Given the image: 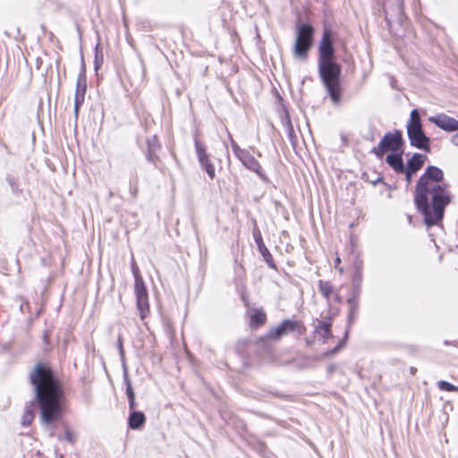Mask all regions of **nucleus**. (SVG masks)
Here are the masks:
<instances>
[{
  "label": "nucleus",
  "mask_w": 458,
  "mask_h": 458,
  "mask_svg": "<svg viewBox=\"0 0 458 458\" xmlns=\"http://www.w3.org/2000/svg\"><path fill=\"white\" fill-rule=\"evenodd\" d=\"M410 371H411V373L412 375H414V374H415V372H416V369H415V368H413V367H411V368H410Z\"/></svg>",
  "instance_id": "nucleus-38"
},
{
  "label": "nucleus",
  "mask_w": 458,
  "mask_h": 458,
  "mask_svg": "<svg viewBox=\"0 0 458 458\" xmlns=\"http://www.w3.org/2000/svg\"><path fill=\"white\" fill-rule=\"evenodd\" d=\"M318 289L321 294L327 299H329L333 293V285L327 281L320 280L318 282Z\"/></svg>",
  "instance_id": "nucleus-20"
},
{
  "label": "nucleus",
  "mask_w": 458,
  "mask_h": 458,
  "mask_svg": "<svg viewBox=\"0 0 458 458\" xmlns=\"http://www.w3.org/2000/svg\"><path fill=\"white\" fill-rule=\"evenodd\" d=\"M36 399L40 406L42 424L50 425L62 412L63 389L50 369L38 364L30 375Z\"/></svg>",
  "instance_id": "nucleus-2"
},
{
  "label": "nucleus",
  "mask_w": 458,
  "mask_h": 458,
  "mask_svg": "<svg viewBox=\"0 0 458 458\" xmlns=\"http://www.w3.org/2000/svg\"><path fill=\"white\" fill-rule=\"evenodd\" d=\"M314 29L310 24L298 23L296 26V39L293 47L295 56L306 57L311 47Z\"/></svg>",
  "instance_id": "nucleus-4"
},
{
  "label": "nucleus",
  "mask_w": 458,
  "mask_h": 458,
  "mask_svg": "<svg viewBox=\"0 0 458 458\" xmlns=\"http://www.w3.org/2000/svg\"><path fill=\"white\" fill-rule=\"evenodd\" d=\"M195 148L199 162L208 159V155L200 141L195 140Z\"/></svg>",
  "instance_id": "nucleus-23"
},
{
  "label": "nucleus",
  "mask_w": 458,
  "mask_h": 458,
  "mask_svg": "<svg viewBox=\"0 0 458 458\" xmlns=\"http://www.w3.org/2000/svg\"><path fill=\"white\" fill-rule=\"evenodd\" d=\"M231 147H232V149L234 153V155L239 157L242 153L243 151L245 150V148H242L238 146V144L231 138Z\"/></svg>",
  "instance_id": "nucleus-30"
},
{
  "label": "nucleus",
  "mask_w": 458,
  "mask_h": 458,
  "mask_svg": "<svg viewBox=\"0 0 458 458\" xmlns=\"http://www.w3.org/2000/svg\"><path fill=\"white\" fill-rule=\"evenodd\" d=\"M123 380H124V384L126 386V395H127L128 403H129V410L133 411L136 409L137 403L135 401V394L132 389V385L129 378L128 372L126 370L123 373Z\"/></svg>",
  "instance_id": "nucleus-16"
},
{
  "label": "nucleus",
  "mask_w": 458,
  "mask_h": 458,
  "mask_svg": "<svg viewBox=\"0 0 458 458\" xmlns=\"http://www.w3.org/2000/svg\"><path fill=\"white\" fill-rule=\"evenodd\" d=\"M331 324L328 322L319 321L317 327L318 334L324 338V341L329 339L332 336L331 334Z\"/></svg>",
  "instance_id": "nucleus-19"
},
{
  "label": "nucleus",
  "mask_w": 458,
  "mask_h": 458,
  "mask_svg": "<svg viewBox=\"0 0 458 458\" xmlns=\"http://www.w3.org/2000/svg\"><path fill=\"white\" fill-rule=\"evenodd\" d=\"M256 242H257V244H258L259 250H260L261 254L263 255L264 259H266L267 262H269L268 259H271V255L268 252L266 246L264 245L260 235L259 237H256Z\"/></svg>",
  "instance_id": "nucleus-26"
},
{
  "label": "nucleus",
  "mask_w": 458,
  "mask_h": 458,
  "mask_svg": "<svg viewBox=\"0 0 458 458\" xmlns=\"http://www.w3.org/2000/svg\"><path fill=\"white\" fill-rule=\"evenodd\" d=\"M403 144L402 132L398 130L394 131L393 132H387L381 139L377 147L372 149V153H374L377 157H383V155L390 151L392 153H397Z\"/></svg>",
  "instance_id": "nucleus-5"
},
{
  "label": "nucleus",
  "mask_w": 458,
  "mask_h": 458,
  "mask_svg": "<svg viewBox=\"0 0 458 458\" xmlns=\"http://www.w3.org/2000/svg\"><path fill=\"white\" fill-rule=\"evenodd\" d=\"M242 164L249 170L256 173L262 180H266L259 162L247 149L238 157Z\"/></svg>",
  "instance_id": "nucleus-10"
},
{
  "label": "nucleus",
  "mask_w": 458,
  "mask_h": 458,
  "mask_svg": "<svg viewBox=\"0 0 458 458\" xmlns=\"http://www.w3.org/2000/svg\"><path fill=\"white\" fill-rule=\"evenodd\" d=\"M428 120L446 131H458V121L453 117H450L445 114H440L436 116H430Z\"/></svg>",
  "instance_id": "nucleus-11"
},
{
  "label": "nucleus",
  "mask_w": 458,
  "mask_h": 458,
  "mask_svg": "<svg viewBox=\"0 0 458 458\" xmlns=\"http://www.w3.org/2000/svg\"><path fill=\"white\" fill-rule=\"evenodd\" d=\"M427 157L425 155L415 153L413 156L408 160L405 170L416 174L424 165Z\"/></svg>",
  "instance_id": "nucleus-13"
},
{
  "label": "nucleus",
  "mask_w": 458,
  "mask_h": 458,
  "mask_svg": "<svg viewBox=\"0 0 458 458\" xmlns=\"http://www.w3.org/2000/svg\"><path fill=\"white\" fill-rule=\"evenodd\" d=\"M7 181H8V183L10 184V186L12 188V191L13 192L19 191V187H18L16 182L14 181V179L13 177H8Z\"/></svg>",
  "instance_id": "nucleus-34"
},
{
  "label": "nucleus",
  "mask_w": 458,
  "mask_h": 458,
  "mask_svg": "<svg viewBox=\"0 0 458 458\" xmlns=\"http://www.w3.org/2000/svg\"><path fill=\"white\" fill-rule=\"evenodd\" d=\"M319 77L334 103L338 106L341 103V66L335 62L318 64Z\"/></svg>",
  "instance_id": "nucleus-3"
},
{
  "label": "nucleus",
  "mask_w": 458,
  "mask_h": 458,
  "mask_svg": "<svg viewBox=\"0 0 458 458\" xmlns=\"http://www.w3.org/2000/svg\"><path fill=\"white\" fill-rule=\"evenodd\" d=\"M340 262H341L340 259H339V258H336V259H335V263H336V264H339Z\"/></svg>",
  "instance_id": "nucleus-39"
},
{
  "label": "nucleus",
  "mask_w": 458,
  "mask_h": 458,
  "mask_svg": "<svg viewBox=\"0 0 458 458\" xmlns=\"http://www.w3.org/2000/svg\"><path fill=\"white\" fill-rule=\"evenodd\" d=\"M199 163H200L202 168L205 169V171L207 172L209 178L211 180H213L216 176V171H215L214 165L209 161V158L206 159L205 161H201Z\"/></svg>",
  "instance_id": "nucleus-24"
},
{
  "label": "nucleus",
  "mask_w": 458,
  "mask_h": 458,
  "mask_svg": "<svg viewBox=\"0 0 458 458\" xmlns=\"http://www.w3.org/2000/svg\"><path fill=\"white\" fill-rule=\"evenodd\" d=\"M348 303L351 305L349 311V323H352L355 318V316L358 312V301L355 296L348 299Z\"/></svg>",
  "instance_id": "nucleus-22"
},
{
  "label": "nucleus",
  "mask_w": 458,
  "mask_h": 458,
  "mask_svg": "<svg viewBox=\"0 0 458 458\" xmlns=\"http://www.w3.org/2000/svg\"><path fill=\"white\" fill-rule=\"evenodd\" d=\"M335 56V48L331 39V31L326 29L318 48V64L332 62Z\"/></svg>",
  "instance_id": "nucleus-7"
},
{
  "label": "nucleus",
  "mask_w": 458,
  "mask_h": 458,
  "mask_svg": "<svg viewBox=\"0 0 458 458\" xmlns=\"http://www.w3.org/2000/svg\"><path fill=\"white\" fill-rule=\"evenodd\" d=\"M131 269H132V273L135 277V284H137V279L143 280L142 277L139 274V268L134 260L131 263Z\"/></svg>",
  "instance_id": "nucleus-33"
},
{
  "label": "nucleus",
  "mask_w": 458,
  "mask_h": 458,
  "mask_svg": "<svg viewBox=\"0 0 458 458\" xmlns=\"http://www.w3.org/2000/svg\"><path fill=\"white\" fill-rule=\"evenodd\" d=\"M130 193L132 196V198H136L138 194V186H137V179L135 182H130Z\"/></svg>",
  "instance_id": "nucleus-32"
},
{
  "label": "nucleus",
  "mask_w": 458,
  "mask_h": 458,
  "mask_svg": "<svg viewBox=\"0 0 458 458\" xmlns=\"http://www.w3.org/2000/svg\"><path fill=\"white\" fill-rule=\"evenodd\" d=\"M294 331L298 332L299 335H302L304 328L298 321L284 319L277 327L271 329L267 333V337L277 340Z\"/></svg>",
  "instance_id": "nucleus-6"
},
{
  "label": "nucleus",
  "mask_w": 458,
  "mask_h": 458,
  "mask_svg": "<svg viewBox=\"0 0 458 458\" xmlns=\"http://www.w3.org/2000/svg\"><path fill=\"white\" fill-rule=\"evenodd\" d=\"M386 163L398 174L404 171V164L402 155L399 153H391L386 157Z\"/></svg>",
  "instance_id": "nucleus-15"
},
{
  "label": "nucleus",
  "mask_w": 458,
  "mask_h": 458,
  "mask_svg": "<svg viewBox=\"0 0 458 458\" xmlns=\"http://www.w3.org/2000/svg\"><path fill=\"white\" fill-rule=\"evenodd\" d=\"M344 343L341 342L336 347H335L333 350H331L329 352L326 353L327 355H334L335 354L339 349L343 346Z\"/></svg>",
  "instance_id": "nucleus-36"
},
{
  "label": "nucleus",
  "mask_w": 458,
  "mask_h": 458,
  "mask_svg": "<svg viewBox=\"0 0 458 458\" xmlns=\"http://www.w3.org/2000/svg\"><path fill=\"white\" fill-rule=\"evenodd\" d=\"M448 188L443 171L433 165H429L417 182L414 203L428 226L437 225L443 219L445 208L452 198Z\"/></svg>",
  "instance_id": "nucleus-1"
},
{
  "label": "nucleus",
  "mask_w": 458,
  "mask_h": 458,
  "mask_svg": "<svg viewBox=\"0 0 458 458\" xmlns=\"http://www.w3.org/2000/svg\"><path fill=\"white\" fill-rule=\"evenodd\" d=\"M146 422V416L143 412L138 411H130L128 418V426L131 429L140 428Z\"/></svg>",
  "instance_id": "nucleus-14"
},
{
  "label": "nucleus",
  "mask_w": 458,
  "mask_h": 458,
  "mask_svg": "<svg viewBox=\"0 0 458 458\" xmlns=\"http://www.w3.org/2000/svg\"><path fill=\"white\" fill-rule=\"evenodd\" d=\"M407 134L411 146L429 152L430 140L425 135L422 126L407 129Z\"/></svg>",
  "instance_id": "nucleus-9"
},
{
  "label": "nucleus",
  "mask_w": 458,
  "mask_h": 458,
  "mask_svg": "<svg viewBox=\"0 0 458 458\" xmlns=\"http://www.w3.org/2000/svg\"><path fill=\"white\" fill-rule=\"evenodd\" d=\"M267 319V315L264 311L255 309L253 310V314L250 317V326L252 328H258L259 327L265 324Z\"/></svg>",
  "instance_id": "nucleus-17"
},
{
  "label": "nucleus",
  "mask_w": 458,
  "mask_h": 458,
  "mask_svg": "<svg viewBox=\"0 0 458 458\" xmlns=\"http://www.w3.org/2000/svg\"><path fill=\"white\" fill-rule=\"evenodd\" d=\"M76 436L71 429H66L64 435L63 439L67 441L70 444H73L75 442Z\"/></svg>",
  "instance_id": "nucleus-29"
},
{
  "label": "nucleus",
  "mask_w": 458,
  "mask_h": 458,
  "mask_svg": "<svg viewBox=\"0 0 458 458\" xmlns=\"http://www.w3.org/2000/svg\"><path fill=\"white\" fill-rule=\"evenodd\" d=\"M157 150H147V159L148 162L157 165L158 157L157 156Z\"/></svg>",
  "instance_id": "nucleus-31"
},
{
  "label": "nucleus",
  "mask_w": 458,
  "mask_h": 458,
  "mask_svg": "<svg viewBox=\"0 0 458 458\" xmlns=\"http://www.w3.org/2000/svg\"><path fill=\"white\" fill-rule=\"evenodd\" d=\"M420 126H422L420 113L417 109H413L411 112L410 121L407 123V129Z\"/></svg>",
  "instance_id": "nucleus-21"
},
{
  "label": "nucleus",
  "mask_w": 458,
  "mask_h": 458,
  "mask_svg": "<svg viewBox=\"0 0 458 458\" xmlns=\"http://www.w3.org/2000/svg\"><path fill=\"white\" fill-rule=\"evenodd\" d=\"M451 142H452L454 146H458V132L452 136V138H451Z\"/></svg>",
  "instance_id": "nucleus-37"
},
{
  "label": "nucleus",
  "mask_w": 458,
  "mask_h": 458,
  "mask_svg": "<svg viewBox=\"0 0 458 458\" xmlns=\"http://www.w3.org/2000/svg\"><path fill=\"white\" fill-rule=\"evenodd\" d=\"M146 143L148 150H158L160 148V144L157 136L148 138Z\"/></svg>",
  "instance_id": "nucleus-27"
},
{
  "label": "nucleus",
  "mask_w": 458,
  "mask_h": 458,
  "mask_svg": "<svg viewBox=\"0 0 458 458\" xmlns=\"http://www.w3.org/2000/svg\"><path fill=\"white\" fill-rule=\"evenodd\" d=\"M33 409H34V403L33 402H31L28 405H26L24 413H23L22 418H21V424L23 426L30 425L31 421L33 420V419H34Z\"/></svg>",
  "instance_id": "nucleus-18"
},
{
  "label": "nucleus",
  "mask_w": 458,
  "mask_h": 458,
  "mask_svg": "<svg viewBox=\"0 0 458 458\" xmlns=\"http://www.w3.org/2000/svg\"><path fill=\"white\" fill-rule=\"evenodd\" d=\"M134 292L137 299V308L140 311V318L144 319L149 310L148 291L145 286L144 281L137 279V284H134Z\"/></svg>",
  "instance_id": "nucleus-8"
},
{
  "label": "nucleus",
  "mask_w": 458,
  "mask_h": 458,
  "mask_svg": "<svg viewBox=\"0 0 458 458\" xmlns=\"http://www.w3.org/2000/svg\"><path fill=\"white\" fill-rule=\"evenodd\" d=\"M402 174H405V179H406L407 184H410L411 182V178L414 174H412L405 169Z\"/></svg>",
  "instance_id": "nucleus-35"
},
{
  "label": "nucleus",
  "mask_w": 458,
  "mask_h": 458,
  "mask_svg": "<svg viewBox=\"0 0 458 458\" xmlns=\"http://www.w3.org/2000/svg\"><path fill=\"white\" fill-rule=\"evenodd\" d=\"M437 386L440 390L447 391V392H458V386H454L453 384L445 381L440 380L437 382Z\"/></svg>",
  "instance_id": "nucleus-25"
},
{
  "label": "nucleus",
  "mask_w": 458,
  "mask_h": 458,
  "mask_svg": "<svg viewBox=\"0 0 458 458\" xmlns=\"http://www.w3.org/2000/svg\"><path fill=\"white\" fill-rule=\"evenodd\" d=\"M102 64H103V55H102V53L100 54L98 52V48L97 47H96V55H95V62H94L95 71L97 72L99 70V68L101 67Z\"/></svg>",
  "instance_id": "nucleus-28"
},
{
  "label": "nucleus",
  "mask_w": 458,
  "mask_h": 458,
  "mask_svg": "<svg viewBox=\"0 0 458 458\" xmlns=\"http://www.w3.org/2000/svg\"><path fill=\"white\" fill-rule=\"evenodd\" d=\"M86 92V81L83 75H80L77 81V89L75 95L74 113L77 115L78 110L84 103V94Z\"/></svg>",
  "instance_id": "nucleus-12"
},
{
  "label": "nucleus",
  "mask_w": 458,
  "mask_h": 458,
  "mask_svg": "<svg viewBox=\"0 0 458 458\" xmlns=\"http://www.w3.org/2000/svg\"><path fill=\"white\" fill-rule=\"evenodd\" d=\"M81 61H82V64H84V58L83 56L81 57ZM84 66V64H82Z\"/></svg>",
  "instance_id": "nucleus-40"
}]
</instances>
